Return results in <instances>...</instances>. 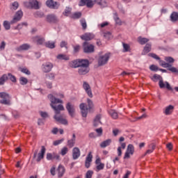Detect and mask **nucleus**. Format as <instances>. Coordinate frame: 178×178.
I'll use <instances>...</instances> for the list:
<instances>
[{
    "instance_id": "f257e3e1",
    "label": "nucleus",
    "mask_w": 178,
    "mask_h": 178,
    "mask_svg": "<svg viewBox=\"0 0 178 178\" xmlns=\"http://www.w3.org/2000/svg\"><path fill=\"white\" fill-rule=\"evenodd\" d=\"M47 98L51 102L50 106L56 113L54 116L55 120L61 124H67V120L63 118V115H60V111H65V107L62 104H58L56 106V104H63V101L60 99L55 97V96H54L52 94H49L47 96Z\"/></svg>"
},
{
    "instance_id": "f03ea898",
    "label": "nucleus",
    "mask_w": 178,
    "mask_h": 178,
    "mask_svg": "<svg viewBox=\"0 0 178 178\" xmlns=\"http://www.w3.org/2000/svg\"><path fill=\"white\" fill-rule=\"evenodd\" d=\"M68 66L72 69H77L79 76H86L90 73V60L88 59H76L70 61Z\"/></svg>"
},
{
    "instance_id": "7ed1b4c3",
    "label": "nucleus",
    "mask_w": 178,
    "mask_h": 178,
    "mask_svg": "<svg viewBox=\"0 0 178 178\" xmlns=\"http://www.w3.org/2000/svg\"><path fill=\"white\" fill-rule=\"evenodd\" d=\"M87 104L85 103H81L79 105V108L81 109V113L83 118H87V115H88V112H93L94 111V103L92 100L88 99H87Z\"/></svg>"
},
{
    "instance_id": "20e7f679",
    "label": "nucleus",
    "mask_w": 178,
    "mask_h": 178,
    "mask_svg": "<svg viewBox=\"0 0 178 178\" xmlns=\"http://www.w3.org/2000/svg\"><path fill=\"white\" fill-rule=\"evenodd\" d=\"M22 17H23V11L22 10H18L13 19L10 21V22H8V21H4L3 22V27L6 29V30H10V24H15V23H17V22H20V20H22Z\"/></svg>"
},
{
    "instance_id": "39448f33",
    "label": "nucleus",
    "mask_w": 178,
    "mask_h": 178,
    "mask_svg": "<svg viewBox=\"0 0 178 178\" xmlns=\"http://www.w3.org/2000/svg\"><path fill=\"white\" fill-rule=\"evenodd\" d=\"M24 5L26 8L29 9H40V3L37 0H29V1H25Z\"/></svg>"
},
{
    "instance_id": "423d86ee",
    "label": "nucleus",
    "mask_w": 178,
    "mask_h": 178,
    "mask_svg": "<svg viewBox=\"0 0 178 178\" xmlns=\"http://www.w3.org/2000/svg\"><path fill=\"white\" fill-rule=\"evenodd\" d=\"M0 98L1 99L0 100V104H2L3 105H10V96L9 94L1 92H0Z\"/></svg>"
},
{
    "instance_id": "0eeeda50",
    "label": "nucleus",
    "mask_w": 178,
    "mask_h": 178,
    "mask_svg": "<svg viewBox=\"0 0 178 178\" xmlns=\"http://www.w3.org/2000/svg\"><path fill=\"white\" fill-rule=\"evenodd\" d=\"M83 49L85 54H92L95 51V46L88 42H84L83 43Z\"/></svg>"
},
{
    "instance_id": "6e6552de",
    "label": "nucleus",
    "mask_w": 178,
    "mask_h": 178,
    "mask_svg": "<svg viewBox=\"0 0 178 178\" xmlns=\"http://www.w3.org/2000/svg\"><path fill=\"white\" fill-rule=\"evenodd\" d=\"M159 60V65L160 66H162V67H168V70L170 72H172V73H177V74H178V69L175 67H172V65L162 60Z\"/></svg>"
},
{
    "instance_id": "1a4fd4ad",
    "label": "nucleus",
    "mask_w": 178,
    "mask_h": 178,
    "mask_svg": "<svg viewBox=\"0 0 178 178\" xmlns=\"http://www.w3.org/2000/svg\"><path fill=\"white\" fill-rule=\"evenodd\" d=\"M45 22L47 23H49L50 24H56L59 22V19H58V17L55 14H49L45 17Z\"/></svg>"
},
{
    "instance_id": "9d476101",
    "label": "nucleus",
    "mask_w": 178,
    "mask_h": 178,
    "mask_svg": "<svg viewBox=\"0 0 178 178\" xmlns=\"http://www.w3.org/2000/svg\"><path fill=\"white\" fill-rule=\"evenodd\" d=\"M95 2L97 1H92V0H80L79 1V6H86V8H93L94 5H95Z\"/></svg>"
},
{
    "instance_id": "9b49d317",
    "label": "nucleus",
    "mask_w": 178,
    "mask_h": 178,
    "mask_svg": "<svg viewBox=\"0 0 178 178\" xmlns=\"http://www.w3.org/2000/svg\"><path fill=\"white\" fill-rule=\"evenodd\" d=\"M46 6L49 8V9H59V6H60V3L58 1H55L54 0H47L46 1Z\"/></svg>"
},
{
    "instance_id": "f8f14e48",
    "label": "nucleus",
    "mask_w": 178,
    "mask_h": 178,
    "mask_svg": "<svg viewBox=\"0 0 178 178\" xmlns=\"http://www.w3.org/2000/svg\"><path fill=\"white\" fill-rule=\"evenodd\" d=\"M52 69H54V63L51 62H47L42 65L43 73H49L50 72H52Z\"/></svg>"
},
{
    "instance_id": "ddd939ff",
    "label": "nucleus",
    "mask_w": 178,
    "mask_h": 178,
    "mask_svg": "<svg viewBox=\"0 0 178 178\" xmlns=\"http://www.w3.org/2000/svg\"><path fill=\"white\" fill-rule=\"evenodd\" d=\"M95 163L96 165L95 168V172H99L101 170H104L105 168V164L102 162H101V158L97 157L95 161Z\"/></svg>"
},
{
    "instance_id": "4468645a",
    "label": "nucleus",
    "mask_w": 178,
    "mask_h": 178,
    "mask_svg": "<svg viewBox=\"0 0 178 178\" xmlns=\"http://www.w3.org/2000/svg\"><path fill=\"white\" fill-rule=\"evenodd\" d=\"M109 54H106L99 58L98 65L99 66H103V65H106L109 60Z\"/></svg>"
},
{
    "instance_id": "2eb2a0df",
    "label": "nucleus",
    "mask_w": 178,
    "mask_h": 178,
    "mask_svg": "<svg viewBox=\"0 0 178 178\" xmlns=\"http://www.w3.org/2000/svg\"><path fill=\"white\" fill-rule=\"evenodd\" d=\"M47 161H59L60 159V156L56 153H47L46 156Z\"/></svg>"
},
{
    "instance_id": "dca6fc26",
    "label": "nucleus",
    "mask_w": 178,
    "mask_h": 178,
    "mask_svg": "<svg viewBox=\"0 0 178 178\" xmlns=\"http://www.w3.org/2000/svg\"><path fill=\"white\" fill-rule=\"evenodd\" d=\"M66 109L71 116V118H74V113L76 112V109L74 108V105L72 104V103L68 102L66 104Z\"/></svg>"
},
{
    "instance_id": "f3484780",
    "label": "nucleus",
    "mask_w": 178,
    "mask_h": 178,
    "mask_svg": "<svg viewBox=\"0 0 178 178\" xmlns=\"http://www.w3.org/2000/svg\"><path fill=\"white\" fill-rule=\"evenodd\" d=\"M56 172L58 177L62 178V177L65 175V173H66V168H65L63 165L59 164L56 169Z\"/></svg>"
},
{
    "instance_id": "a211bd4d",
    "label": "nucleus",
    "mask_w": 178,
    "mask_h": 178,
    "mask_svg": "<svg viewBox=\"0 0 178 178\" xmlns=\"http://www.w3.org/2000/svg\"><path fill=\"white\" fill-rule=\"evenodd\" d=\"M80 38L83 41H91V40H94V38H95V35L91 33H86L83 35H81Z\"/></svg>"
},
{
    "instance_id": "6ab92c4d",
    "label": "nucleus",
    "mask_w": 178,
    "mask_h": 178,
    "mask_svg": "<svg viewBox=\"0 0 178 178\" xmlns=\"http://www.w3.org/2000/svg\"><path fill=\"white\" fill-rule=\"evenodd\" d=\"M91 162H92V152H90L85 161V168H86V169H88L90 166H91Z\"/></svg>"
},
{
    "instance_id": "aec40b11",
    "label": "nucleus",
    "mask_w": 178,
    "mask_h": 178,
    "mask_svg": "<svg viewBox=\"0 0 178 178\" xmlns=\"http://www.w3.org/2000/svg\"><path fill=\"white\" fill-rule=\"evenodd\" d=\"M81 155V152L80 149L77 147H75L72 149V159L76 161V159H79L80 156Z\"/></svg>"
},
{
    "instance_id": "412c9836",
    "label": "nucleus",
    "mask_w": 178,
    "mask_h": 178,
    "mask_svg": "<svg viewBox=\"0 0 178 178\" xmlns=\"http://www.w3.org/2000/svg\"><path fill=\"white\" fill-rule=\"evenodd\" d=\"M33 42L37 44V45H42L45 42V39L41 36H34L32 38Z\"/></svg>"
},
{
    "instance_id": "4be33fe9",
    "label": "nucleus",
    "mask_w": 178,
    "mask_h": 178,
    "mask_svg": "<svg viewBox=\"0 0 178 178\" xmlns=\"http://www.w3.org/2000/svg\"><path fill=\"white\" fill-rule=\"evenodd\" d=\"M83 89L85 90L86 94H88L90 98H92V92L91 91V87L88 83L84 81L83 84Z\"/></svg>"
},
{
    "instance_id": "5701e85b",
    "label": "nucleus",
    "mask_w": 178,
    "mask_h": 178,
    "mask_svg": "<svg viewBox=\"0 0 178 178\" xmlns=\"http://www.w3.org/2000/svg\"><path fill=\"white\" fill-rule=\"evenodd\" d=\"M45 151H47L45 146H42L40 152H39L38 154L36 162H40L42 159H44V156H45Z\"/></svg>"
},
{
    "instance_id": "b1692460",
    "label": "nucleus",
    "mask_w": 178,
    "mask_h": 178,
    "mask_svg": "<svg viewBox=\"0 0 178 178\" xmlns=\"http://www.w3.org/2000/svg\"><path fill=\"white\" fill-rule=\"evenodd\" d=\"M74 145H76V134H73L72 138L69 139L67 142V147H68V148H73Z\"/></svg>"
},
{
    "instance_id": "393cba45",
    "label": "nucleus",
    "mask_w": 178,
    "mask_h": 178,
    "mask_svg": "<svg viewBox=\"0 0 178 178\" xmlns=\"http://www.w3.org/2000/svg\"><path fill=\"white\" fill-rule=\"evenodd\" d=\"M159 86L160 88H167L169 91H172L173 90L172 87L170 86V84L168 82H163V81L160 80L159 82Z\"/></svg>"
},
{
    "instance_id": "a878e982",
    "label": "nucleus",
    "mask_w": 178,
    "mask_h": 178,
    "mask_svg": "<svg viewBox=\"0 0 178 178\" xmlns=\"http://www.w3.org/2000/svg\"><path fill=\"white\" fill-rule=\"evenodd\" d=\"M30 48H31L30 44L25 43L18 47L17 48V51H18L19 52H20L21 51H29Z\"/></svg>"
},
{
    "instance_id": "bb28decb",
    "label": "nucleus",
    "mask_w": 178,
    "mask_h": 178,
    "mask_svg": "<svg viewBox=\"0 0 178 178\" xmlns=\"http://www.w3.org/2000/svg\"><path fill=\"white\" fill-rule=\"evenodd\" d=\"M126 148V143H121V146L118 147L117 149L118 156H122V149H125Z\"/></svg>"
},
{
    "instance_id": "cd10ccee",
    "label": "nucleus",
    "mask_w": 178,
    "mask_h": 178,
    "mask_svg": "<svg viewBox=\"0 0 178 178\" xmlns=\"http://www.w3.org/2000/svg\"><path fill=\"white\" fill-rule=\"evenodd\" d=\"M149 52H151V44H146L143 50L142 55H147Z\"/></svg>"
},
{
    "instance_id": "c85d7f7f",
    "label": "nucleus",
    "mask_w": 178,
    "mask_h": 178,
    "mask_svg": "<svg viewBox=\"0 0 178 178\" xmlns=\"http://www.w3.org/2000/svg\"><path fill=\"white\" fill-rule=\"evenodd\" d=\"M175 109V106L170 105L165 108V110L164 111L165 115H171V113L173 112Z\"/></svg>"
},
{
    "instance_id": "c756f323",
    "label": "nucleus",
    "mask_w": 178,
    "mask_h": 178,
    "mask_svg": "<svg viewBox=\"0 0 178 178\" xmlns=\"http://www.w3.org/2000/svg\"><path fill=\"white\" fill-rule=\"evenodd\" d=\"M148 41H149V39H148V38H143L141 36L138 38V42H139V44H140V45H144V44H147V42H148Z\"/></svg>"
},
{
    "instance_id": "7c9ffc66",
    "label": "nucleus",
    "mask_w": 178,
    "mask_h": 178,
    "mask_svg": "<svg viewBox=\"0 0 178 178\" xmlns=\"http://www.w3.org/2000/svg\"><path fill=\"white\" fill-rule=\"evenodd\" d=\"M112 143V139H107L104 141H103L101 144H100V147L102 148H106V147H108L109 145H111V143Z\"/></svg>"
},
{
    "instance_id": "2f4dec72",
    "label": "nucleus",
    "mask_w": 178,
    "mask_h": 178,
    "mask_svg": "<svg viewBox=\"0 0 178 178\" xmlns=\"http://www.w3.org/2000/svg\"><path fill=\"white\" fill-rule=\"evenodd\" d=\"M170 17L171 22H178V13L172 12Z\"/></svg>"
},
{
    "instance_id": "473e14b6",
    "label": "nucleus",
    "mask_w": 178,
    "mask_h": 178,
    "mask_svg": "<svg viewBox=\"0 0 178 178\" xmlns=\"http://www.w3.org/2000/svg\"><path fill=\"white\" fill-rule=\"evenodd\" d=\"M19 70H20L22 73L26 74V76H30V74H31V72H30V70L26 67H19Z\"/></svg>"
},
{
    "instance_id": "72a5a7b5",
    "label": "nucleus",
    "mask_w": 178,
    "mask_h": 178,
    "mask_svg": "<svg viewBox=\"0 0 178 178\" xmlns=\"http://www.w3.org/2000/svg\"><path fill=\"white\" fill-rule=\"evenodd\" d=\"M114 20L115 22V24H118V26H122V24L124 23V22H122V19H120V18L119 17V16H118V13L115 14Z\"/></svg>"
},
{
    "instance_id": "f704fd0d",
    "label": "nucleus",
    "mask_w": 178,
    "mask_h": 178,
    "mask_svg": "<svg viewBox=\"0 0 178 178\" xmlns=\"http://www.w3.org/2000/svg\"><path fill=\"white\" fill-rule=\"evenodd\" d=\"M8 74H3L1 77H0V86H3V84H5V83L6 81H8Z\"/></svg>"
},
{
    "instance_id": "c9c22d12",
    "label": "nucleus",
    "mask_w": 178,
    "mask_h": 178,
    "mask_svg": "<svg viewBox=\"0 0 178 178\" xmlns=\"http://www.w3.org/2000/svg\"><path fill=\"white\" fill-rule=\"evenodd\" d=\"M57 59H58L59 60H69L70 58L69 56L66 54H58L57 56Z\"/></svg>"
},
{
    "instance_id": "e433bc0d",
    "label": "nucleus",
    "mask_w": 178,
    "mask_h": 178,
    "mask_svg": "<svg viewBox=\"0 0 178 178\" xmlns=\"http://www.w3.org/2000/svg\"><path fill=\"white\" fill-rule=\"evenodd\" d=\"M100 120H101V115H96L93 122V125L95 126V127H97V126H98V124L101 123Z\"/></svg>"
},
{
    "instance_id": "4c0bfd02",
    "label": "nucleus",
    "mask_w": 178,
    "mask_h": 178,
    "mask_svg": "<svg viewBox=\"0 0 178 178\" xmlns=\"http://www.w3.org/2000/svg\"><path fill=\"white\" fill-rule=\"evenodd\" d=\"M44 45L46 48H50V49H54V48H55L54 42H51V41L46 42L44 43Z\"/></svg>"
},
{
    "instance_id": "58836bf2",
    "label": "nucleus",
    "mask_w": 178,
    "mask_h": 178,
    "mask_svg": "<svg viewBox=\"0 0 178 178\" xmlns=\"http://www.w3.org/2000/svg\"><path fill=\"white\" fill-rule=\"evenodd\" d=\"M72 14V8L70 7H66L63 15L67 17V16H70Z\"/></svg>"
},
{
    "instance_id": "ea45409f",
    "label": "nucleus",
    "mask_w": 178,
    "mask_h": 178,
    "mask_svg": "<svg viewBox=\"0 0 178 178\" xmlns=\"http://www.w3.org/2000/svg\"><path fill=\"white\" fill-rule=\"evenodd\" d=\"M81 12H76L73 13L72 15H70L71 19H80V17H81Z\"/></svg>"
},
{
    "instance_id": "a19ab883",
    "label": "nucleus",
    "mask_w": 178,
    "mask_h": 178,
    "mask_svg": "<svg viewBox=\"0 0 178 178\" xmlns=\"http://www.w3.org/2000/svg\"><path fill=\"white\" fill-rule=\"evenodd\" d=\"M127 152H129V154H131V155H134V146L131 144H129L127 146Z\"/></svg>"
},
{
    "instance_id": "79ce46f5",
    "label": "nucleus",
    "mask_w": 178,
    "mask_h": 178,
    "mask_svg": "<svg viewBox=\"0 0 178 178\" xmlns=\"http://www.w3.org/2000/svg\"><path fill=\"white\" fill-rule=\"evenodd\" d=\"M19 83H20L21 86H26V84H27V83H29V79H27V78H26L24 76H21L19 78Z\"/></svg>"
},
{
    "instance_id": "37998d69",
    "label": "nucleus",
    "mask_w": 178,
    "mask_h": 178,
    "mask_svg": "<svg viewBox=\"0 0 178 178\" xmlns=\"http://www.w3.org/2000/svg\"><path fill=\"white\" fill-rule=\"evenodd\" d=\"M67 152H69V148L65 146L61 149L60 154V155H62V156H65V155H66V154H67Z\"/></svg>"
},
{
    "instance_id": "c03bdc74",
    "label": "nucleus",
    "mask_w": 178,
    "mask_h": 178,
    "mask_svg": "<svg viewBox=\"0 0 178 178\" xmlns=\"http://www.w3.org/2000/svg\"><path fill=\"white\" fill-rule=\"evenodd\" d=\"M122 46H123V52H130L131 51L130 44L123 42Z\"/></svg>"
},
{
    "instance_id": "a18cd8bd",
    "label": "nucleus",
    "mask_w": 178,
    "mask_h": 178,
    "mask_svg": "<svg viewBox=\"0 0 178 178\" xmlns=\"http://www.w3.org/2000/svg\"><path fill=\"white\" fill-rule=\"evenodd\" d=\"M109 115L111 116L113 119H118V118H119L118 113H116V111H115L114 110H111L109 111Z\"/></svg>"
},
{
    "instance_id": "49530a36",
    "label": "nucleus",
    "mask_w": 178,
    "mask_h": 178,
    "mask_svg": "<svg viewBox=\"0 0 178 178\" xmlns=\"http://www.w3.org/2000/svg\"><path fill=\"white\" fill-rule=\"evenodd\" d=\"M8 79H9L10 80V81H12L13 83H17V79H16V76H15V75L8 73Z\"/></svg>"
},
{
    "instance_id": "de8ad7c7",
    "label": "nucleus",
    "mask_w": 178,
    "mask_h": 178,
    "mask_svg": "<svg viewBox=\"0 0 178 178\" xmlns=\"http://www.w3.org/2000/svg\"><path fill=\"white\" fill-rule=\"evenodd\" d=\"M24 26H25V27H27V22H22L21 24H19L17 26L15 27V30H22Z\"/></svg>"
},
{
    "instance_id": "09e8293b",
    "label": "nucleus",
    "mask_w": 178,
    "mask_h": 178,
    "mask_svg": "<svg viewBox=\"0 0 178 178\" xmlns=\"http://www.w3.org/2000/svg\"><path fill=\"white\" fill-rule=\"evenodd\" d=\"M165 62H167V63H169V65H170V63H175V58H172L170 56H166L165 57Z\"/></svg>"
},
{
    "instance_id": "8fccbe9b",
    "label": "nucleus",
    "mask_w": 178,
    "mask_h": 178,
    "mask_svg": "<svg viewBox=\"0 0 178 178\" xmlns=\"http://www.w3.org/2000/svg\"><path fill=\"white\" fill-rule=\"evenodd\" d=\"M93 175H94V171L89 170L86 172L85 178H92Z\"/></svg>"
},
{
    "instance_id": "3c124183",
    "label": "nucleus",
    "mask_w": 178,
    "mask_h": 178,
    "mask_svg": "<svg viewBox=\"0 0 178 178\" xmlns=\"http://www.w3.org/2000/svg\"><path fill=\"white\" fill-rule=\"evenodd\" d=\"M148 56L153 58V59H156V60H161V58H159V56H158V55H156L154 53H149L148 54Z\"/></svg>"
},
{
    "instance_id": "603ef678",
    "label": "nucleus",
    "mask_w": 178,
    "mask_h": 178,
    "mask_svg": "<svg viewBox=\"0 0 178 178\" xmlns=\"http://www.w3.org/2000/svg\"><path fill=\"white\" fill-rule=\"evenodd\" d=\"M80 23L83 30H86L87 29V22H86V19H81Z\"/></svg>"
},
{
    "instance_id": "864d4df0",
    "label": "nucleus",
    "mask_w": 178,
    "mask_h": 178,
    "mask_svg": "<svg viewBox=\"0 0 178 178\" xmlns=\"http://www.w3.org/2000/svg\"><path fill=\"white\" fill-rule=\"evenodd\" d=\"M46 77L49 80H55V74L53 72L46 74Z\"/></svg>"
},
{
    "instance_id": "5fc2aeb1",
    "label": "nucleus",
    "mask_w": 178,
    "mask_h": 178,
    "mask_svg": "<svg viewBox=\"0 0 178 178\" xmlns=\"http://www.w3.org/2000/svg\"><path fill=\"white\" fill-rule=\"evenodd\" d=\"M149 69L152 72H158L159 70V67L155 65H150Z\"/></svg>"
},
{
    "instance_id": "6e6d98bb",
    "label": "nucleus",
    "mask_w": 178,
    "mask_h": 178,
    "mask_svg": "<svg viewBox=\"0 0 178 178\" xmlns=\"http://www.w3.org/2000/svg\"><path fill=\"white\" fill-rule=\"evenodd\" d=\"M104 37L106 38L107 40H111V38L112 37V33L109 31L104 32Z\"/></svg>"
},
{
    "instance_id": "4d7b16f0",
    "label": "nucleus",
    "mask_w": 178,
    "mask_h": 178,
    "mask_svg": "<svg viewBox=\"0 0 178 178\" xmlns=\"http://www.w3.org/2000/svg\"><path fill=\"white\" fill-rule=\"evenodd\" d=\"M17 8H19V3L17 1H15L12 3L11 9H13V10H16Z\"/></svg>"
},
{
    "instance_id": "13d9d810",
    "label": "nucleus",
    "mask_w": 178,
    "mask_h": 178,
    "mask_svg": "<svg viewBox=\"0 0 178 178\" xmlns=\"http://www.w3.org/2000/svg\"><path fill=\"white\" fill-rule=\"evenodd\" d=\"M63 141H65V139H64V138L55 140V141H54V143H53V145H55V146L59 145V144H62V143H63Z\"/></svg>"
},
{
    "instance_id": "bf43d9fd",
    "label": "nucleus",
    "mask_w": 178,
    "mask_h": 178,
    "mask_svg": "<svg viewBox=\"0 0 178 178\" xmlns=\"http://www.w3.org/2000/svg\"><path fill=\"white\" fill-rule=\"evenodd\" d=\"M56 168L55 167V165H53L50 169V173L51 176H55V175H56Z\"/></svg>"
},
{
    "instance_id": "052dcab7",
    "label": "nucleus",
    "mask_w": 178,
    "mask_h": 178,
    "mask_svg": "<svg viewBox=\"0 0 178 178\" xmlns=\"http://www.w3.org/2000/svg\"><path fill=\"white\" fill-rule=\"evenodd\" d=\"M120 133H121V131H120L119 129L115 128L113 129V134L114 136V137H116L118 136V134H120Z\"/></svg>"
},
{
    "instance_id": "680f3d73",
    "label": "nucleus",
    "mask_w": 178,
    "mask_h": 178,
    "mask_svg": "<svg viewBox=\"0 0 178 178\" xmlns=\"http://www.w3.org/2000/svg\"><path fill=\"white\" fill-rule=\"evenodd\" d=\"M154 149H155V145H152V148L147 149L145 152V154L147 155V154H152Z\"/></svg>"
},
{
    "instance_id": "e2e57ef3",
    "label": "nucleus",
    "mask_w": 178,
    "mask_h": 178,
    "mask_svg": "<svg viewBox=\"0 0 178 178\" xmlns=\"http://www.w3.org/2000/svg\"><path fill=\"white\" fill-rule=\"evenodd\" d=\"M106 26H109V23L108 22H104L99 24V27H100V29H104V27H106Z\"/></svg>"
},
{
    "instance_id": "0e129e2a",
    "label": "nucleus",
    "mask_w": 178,
    "mask_h": 178,
    "mask_svg": "<svg viewBox=\"0 0 178 178\" xmlns=\"http://www.w3.org/2000/svg\"><path fill=\"white\" fill-rule=\"evenodd\" d=\"M60 48H67V42L62 41L60 44Z\"/></svg>"
},
{
    "instance_id": "69168bd1",
    "label": "nucleus",
    "mask_w": 178,
    "mask_h": 178,
    "mask_svg": "<svg viewBox=\"0 0 178 178\" xmlns=\"http://www.w3.org/2000/svg\"><path fill=\"white\" fill-rule=\"evenodd\" d=\"M130 155H131V154L126 151L124 155V159H130Z\"/></svg>"
},
{
    "instance_id": "338daca9",
    "label": "nucleus",
    "mask_w": 178,
    "mask_h": 178,
    "mask_svg": "<svg viewBox=\"0 0 178 178\" xmlns=\"http://www.w3.org/2000/svg\"><path fill=\"white\" fill-rule=\"evenodd\" d=\"M5 47H6V43L4 41L1 42L0 44V50L3 51V49H5Z\"/></svg>"
},
{
    "instance_id": "774afa93",
    "label": "nucleus",
    "mask_w": 178,
    "mask_h": 178,
    "mask_svg": "<svg viewBox=\"0 0 178 178\" xmlns=\"http://www.w3.org/2000/svg\"><path fill=\"white\" fill-rule=\"evenodd\" d=\"M81 47H80V45L77 44V45H75L74 47V52H79V51H80Z\"/></svg>"
}]
</instances>
